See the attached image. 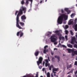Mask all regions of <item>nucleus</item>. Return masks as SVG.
<instances>
[{"label":"nucleus","instance_id":"12","mask_svg":"<svg viewBox=\"0 0 77 77\" xmlns=\"http://www.w3.org/2000/svg\"><path fill=\"white\" fill-rule=\"evenodd\" d=\"M39 51H36L34 53V55L35 56L37 57L39 55Z\"/></svg>","mask_w":77,"mask_h":77},{"label":"nucleus","instance_id":"29","mask_svg":"<svg viewBox=\"0 0 77 77\" xmlns=\"http://www.w3.org/2000/svg\"><path fill=\"white\" fill-rule=\"evenodd\" d=\"M61 47H63V48H66V46L65 45H61Z\"/></svg>","mask_w":77,"mask_h":77},{"label":"nucleus","instance_id":"44","mask_svg":"<svg viewBox=\"0 0 77 77\" xmlns=\"http://www.w3.org/2000/svg\"><path fill=\"white\" fill-rule=\"evenodd\" d=\"M28 1H29L31 2V4L32 3V2H33V0H28Z\"/></svg>","mask_w":77,"mask_h":77},{"label":"nucleus","instance_id":"36","mask_svg":"<svg viewBox=\"0 0 77 77\" xmlns=\"http://www.w3.org/2000/svg\"><path fill=\"white\" fill-rule=\"evenodd\" d=\"M68 27H69L68 25H66L65 26V29H68Z\"/></svg>","mask_w":77,"mask_h":77},{"label":"nucleus","instance_id":"64","mask_svg":"<svg viewBox=\"0 0 77 77\" xmlns=\"http://www.w3.org/2000/svg\"><path fill=\"white\" fill-rule=\"evenodd\" d=\"M76 60H77V57L76 58Z\"/></svg>","mask_w":77,"mask_h":77},{"label":"nucleus","instance_id":"4","mask_svg":"<svg viewBox=\"0 0 77 77\" xmlns=\"http://www.w3.org/2000/svg\"><path fill=\"white\" fill-rule=\"evenodd\" d=\"M60 32V31L59 30H57L55 31L54 33H56V35H57L59 36V39L60 40L62 39V37H61L62 36V34L60 33V32Z\"/></svg>","mask_w":77,"mask_h":77},{"label":"nucleus","instance_id":"23","mask_svg":"<svg viewBox=\"0 0 77 77\" xmlns=\"http://www.w3.org/2000/svg\"><path fill=\"white\" fill-rule=\"evenodd\" d=\"M51 68H53V65H51L50 66H49V70H51Z\"/></svg>","mask_w":77,"mask_h":77},{"label":"nucleus","instance_id":"56","mask_svg":"<svg viewBox=\"0 0 77 77\" xmlns=\"http://www.w3.org/2000/svg\"><path fill=\"white\" fill-rule=\"evenodd\" d=\"M53 75L52 74H51V77H53Z\"/></svg>","mask_w":77,"mask_h":77},{"label":"nucleus","instance_id":"13","mask_svg":"<svg viewBox=\"0 0 77 77\" xmlns=\"http://www.w3.org/2000/svg\"><path fill=\"white\" fill-rule=\"evenodd\" d=\"M72 64L68 65L67 66V69H68L69 68H72Z\"/></svg>","mask_w":77,"mask_h":77},{"label":"nucleus","instance_id":"53","mask_svg":"<svg viewBox=\"0 0 77 77\" xmlns=\"http://www.w3.org/2000/svg\"><path fill=\"white\" fill-rule=\"evenodd\" d=\"M77 74V70L75 72V74Z\"/></svg>","mask_w":77,"mask_h":77},{"label":"nucleus","instance_id":"16","mask_svg":"<svg viewBox=\"0 0 77 77\" xmlns=\"http://www.w3.org/2000/svg\"><path fill=\"white\" fill-rule=\"evenodd\" d=\"M23 35H24V34L23 33V32H22L21 31H20V38H21V37H22V36H23Z\"/></svg>","mask_w":77,"mask_h":77},{"label":"nucleus","instance_id":"38","mask_svg":"<svg viewBox=\"0 0 77 77\" xmlns=\"http://www.w3.org/2000/svg\"><path fill=\"white\" fill-rule=\"evenodd\" d=\"M74 48H76L77 49V45H74Z\"/></svg>","mask_w":77,"mask_h":77},{"label":"nucleus","instance_id":"47","mask_svg":"<svg viewBox=\"0 0 77 77\" xmlns=\"http://www.w3.org/2000/svg\"><path fill=\"white\" fill-rule=\"evenodd\" d=\"M65 38H64V37H61V39H62L63 40Z\"/></svg>","mask_w":77,"mask_h":77},{"label":"nucleus","instance_id":"22","mask_svg":"<svg viewBox=\"0 0 77 77\" xmlns=\"http://www.w3.org/2000/svg\"><path fill=\"white\" fill-rule=\"evenodd\" d=\"M74 29L75 31H77V24L75 26Z\"/></svg>","mask_w":77,"mask_h":77},{"label":"nucleus","instance_id":"10","mask_svg":"<svg viewBox=\"0 0 77 77\" xmlns=\"http://www.w3.org/2000/svg\"><path fill=\"white\" fill-rule=\"evenodd\" d=\"M21 19L22 20H26V17L25 15H23L21 17Z\"/></svg>","mask_w":77,"mask_h":77},{"label":"nucleus","instance_id":"50","mask_svg":"<svg viewBox=\"0 0 77 77\" xmlns=\"http://www.w3.org/2000/svg\"><path fill=\"white\" fill-rule=\"evenodd\" d=\"M54 73V76H55V77H56V73Z\"/></svg>","mask_w":77,"mask_h":77},{"label":"nucleus","instance_id":"21","mask_svg":"<svg viewBox=\"0 0 77 77\" xmlns=\"http://www.w3.org/2000/svg\"><path fill=\"white\" fill-rule=\"evenodd\" d=\"M20 9H21V10H22V11H24L26 10V8H24V7H23L21 8Z\"/></svg>","mask_w":77,"mask_h":77},{"label":"nucleus","instance_id":"7","mask_svg":"<svg viewBox=\"0 0 77 77\" xmlns=\"http://www.w3.org/2000/svg\"><path fill=\"white\" fill-rule=\"evenodd\" d=\"M64 10L66 12H67V14H69V13H71V11L70 10H68V8H65Z\"/></svg>","mask_w":77,"mask_h":77},{"label":"nucleus","instance_id":"8","mask_svg":"<svg viewBox=\"0 0 77 77\" xmlns=\"http://www.w3.org/2000/svg\"><path fill=\"white\" fill-rule=\"evenodd\" d=\"M58 71V69L54 68L52 69V72L53 73H56V72L54 71Z\"/></svg>","mask_w":77,"mask_h":77},{"label":"nucleus","instance_id":"17","mask_svg":"<svg viewBox=\"0 0 77 77\" xmlns=\"http://www.w3.org/2000/svg\"><path fill=\"white\" fill-rule=\"evenodd\" d=\"M72 41H74V42H76V38H75V37H73L72 38Z\"/></svg>","mask_w":77,"mask_h":77},{"label":"nucleus","instance_id":"48","mask_svg":"<svg viewBox=\"0 0 77 77\" xmlns=\"http://www.w3.org/2000/svg\"><path fill=\"white\" fill-rule=\"evenodd\" d=\"M61 13H64V11H63V9L61 10Z\"/></svg>","mask_w":77,"mask_h":77},{"label":"nucleus","instance_id":"32","mask_svg":"<svg viewBox=\"0 0 77 77\" xmlns=\"http://www.w3.org/2000/svg\"><path fill=\"white\" fill-rule=\"evenodd\" d=\"M65 32L66 35H67V34L68 33V30H66Z\"/></svg>","mask_w":77,"mask_h":77},{"label":"nucleus","instance_id":"40","mask_svg":"<svg viewBox=\"0 0 77 77\" xmlns=\"http://www.w3.org/2000/svg\"><path fill=\"white\" fill-rule=\"evenodd\" d=\"M35 77H38V72H37L36 74Z\"/></svg>","mask_w":77,"mask_h":77},{"label":"nucleus","instance_id":"15","mask_svg":"<svg viewBox=\"0 0 77 77\" xmlns=\"http://www.w3.org/2000/svg\"><path fill=\"white\" fill-rule=\"evenodd\" d=\"M20 24L21 26H22V27H23L25 26L24 23L23 22H20Z\"/></svg>","mask_w":77,"mask_h":77},{"label":"nucleus","instance_id":"49","mask_svg":"<svg viewBox=\"0 0 77 77\" xmlns=\"http://www.w3.org/2000/svg\"><path fill=\"white\" fill-rule=\"evenodd\" d=\"M54 45H57V42H55L54 43Z\"/></svg>","mask_w":77,"mask_h":77},{"label":"nucleus","instance_id":"14","mask_svg":"<svg viewBox=\"0 0 77 77\" xmlns=\"http://www.w3.org/2000/svg\"><path fill=\"white\" fill-rule=\"evenodd\" d=\"M55 58H57L58 59V62H59V61H60V57L59 56H57V55H56L55 56Z\"/></svg>","mask_w":77,"mask_h":77},{"label":"nucleus","instance_id":"60","mask_svg":"<svg viewBox=\"0 0 77 77\" xmlns=\"http://www.w3.org/2000/svg\"><path fill=\"white\" fill-rule=\"evenodd\" d=\"M59 45H60V46H61V44L60 43H59Z\"/></svg>","mask_w":77,"mask_h":77},{"label":"nucleus","instance_id":"26","mask_svg":"<svg viewBox=\"0 0 77 77\" xmlns=\"http://www.w3.org/2000/svg\"><path fill=\"white\" fill-rule=\"evenodd\" d=\"M77 19H75V20L74 21V22L73 23L74 24H76V23H77Z\"/></svg>","mask_w":77,"mask_h":77},{"label":"nucleus","instance_id":"45","mask_svg":"<svg viewBox=\"0 0 77 77\" xmlns=\"http://www.w3.org/2000/svg\"><path fill=\"white\" fill-rule=\"evenodd\" d=\"M45 66L46 67H47V66H48V63H45Z\"/></svg>","mask_w":77,"mask_h":77},{"label":"nucleus","instance_id":"46","mask_svg":"<svg viewBox=\"0 0 77 77\" xmlns=\"http://www.w3.org/2000/svg\"><path fill=\"white\" fill-rule=\"evenodd\" d=\"M48 60L49 62H50V57H48Z\"/></svg>","mask_w":77,"mask_h":77},{"label":"nucleus","instance_id":"31","mask_svg":"<svg viewBox=\"0 0 77 77\" xmlns=\"http://www.w3.org/2000/svg\"><path fill=\"white\" fill-rule=\"evenodd\" d=\"M71 44H74V41H73L72 40L70 42Z\"/></svg>","mask_w":77,"mask_h":77},{"label":"nucleus","instance_id":"30","mask_svg":"<svg viewBox=\"0 0 77 77\" xmlns=\"http://www.w3.org/2000/svg\"><path fill=\"white\" fill-rule=\"evenodd\" d=\"M26 5H28L29 4V1L28 0H26Z\"/></svg>","mask_w":77,"mask_h":77},{"label":"nucleus","instance_id":"39","mask_svg":"<svg viewBox=\"0 0 77 77\" xmlns=\"http://www.w3.org/2000/svg\"><path fill=\"white\" fill-rule=\"evenodd\" d=\"M45 62H46V63H48V59L45 60Z\"/></svg>","mask_w":77,"mask_h":77},{"label":"nucleus","instance_id":"61","mask_svg":"<svg viewBox=\"0 0 77 77\" xmlns=\"http://www.w3.org/2000/svg\"><path fill=\"white\" fill-rule=\"evenodd\" d=\"M22 21H23V22H24V23H25V20H22Z\"/></svg>","mask_w":77,"mask_h":77},{"label":"nucleus","instance_id":"6","mask_svg":"<svg viewBox=\"0 0 77 77\" xmlns=\"http://www.w3.org/2000/svg\"><path fill=\"white\" fill-rule=\"evenodd\" d=\"M75 55H77V51L73 50V52L72 53V56H74Z\"/></svg>","mask_w":77,"mask_h":77},{"label":"nucleus","instance_id":"52","mask_svg":"<svg viewBox=\"0 0 77 77\" xmlns=\"http://www.w3.org/2000/svg\"><path fill=\"white\" fill-rule=\"evenodd\" d=\"M44 70H45V68H43L42 69V71H44Z\"/></svg>","mask_w":77,"mask_h":77},{"label":"nucleus","instance_id":"24","mask_svg":"<svg viewBox=\"0 0 77 77\" xmlns=\"http://www.w3.org/2000/svg\"><path fill=\"white\" fill-rule=\"evenodd\" d=\"M47 77H50V72H48L47 73Z\"/></svg>","mask_w":77,"mask_h":77},{"label":"nucleus","instance_id":"41","mask_svg":"<svg viewBox=\"0 0 77 77\" xmlns=\"http://www.w3.org/2000/svg\"><path fill=\"white\" fill-rule=\"evenodd\" d=\"M65 39L66 40H68V36L67 35H66L65 36Z\"/></svg>","mask_w":77,"mask_h":77},{"label":"nucleus","instance_id":"18","mask_svg":"<svg viewBox=\"0 0 77 77\" xmlns=\"http://www.w3.org/2000/svg\"><path fill=\"white\" fill-rule=\"evenodd\" d=\"M48 34H47L46 36L48 37H50V35L52 33L51 32H48Z\"/></svg>","mask_w":77,"mask_h":77},{"label":"nucleus","instance_id":"42","mask_svg":"<svg viewBox=\"0 0 77 77\" xmlns=\"http://www.w3.org/2000/svg\"><path fill=\"white\" fill-rule=\"evenodd\" d=\"M18 11H16L15 13V15L16 16L17 15V13H18Z\"/></svg>","mask_w":77,"mask_h":77},{"label":"nucleus","instance_id":"54","mask_svg":"<svg viewBox=\"0 0 77 77\" xmlns=\"http://www.w3.org/2000/svg\"><path fill=\"white\" fill-rule=\"evenodd\" d=\"M44 64H45V61H43V65H44Z\"/></svg>","mask_w":77,"mask_h":77},{"label":"nucleus","instance_id":"51","mask_svg":"<svg viewBox=\"0 0 77 77\" xmlns=\"http://www.w3.org/2000/svg\"><path fill=\"white\" fill-rule=\"evenodd\" d=\"M43 2V0H42L40 1V3H42Z\"/></svg>","mask_w":77,"mask_h":77},{"label":"nucleus","instance_id":"28","mask_svg":"<svg viewBox=\"0 0 77 77\" xmlns=\"http://www.w3.org/2000/svg\"><path fill=\"white\" fill-rule=\"evenodd\" d=\"M74 13H72V14L71 15V18H73V17H74Z\"/></svg>","mask_w":77,"mask_h":77},{"label":"nucleus","instance_id":"2","mask_svg":"<svg viewBox=\"0 0 77 77\" xmlns=\"http://www.w3.org/2000/svg\"><path fill=\"white\" fill-rule=\"evenodd\" d=\"M23 11H22V10L21 9H20L19 11L18 12V14L17 15V17H16V26L17 27H18L20 29H22L23 28L21 27L19 25V23H18L20 22V20H19V16H20V15H21L22 14H23Z\"/></svg>","mask_w":77,"mask_h":77},{"label":"nucleus","instance_id":"11","mask_svg":"<svg viewBox=\"0 0 77 77\" xmlns=\"http://www.w3.org/2000/svg\"><path fill=\"white\" fill-rule=\"evenodd\" d=\"M73 23V21H71V19H70L68 22V25H71V24H74V23Z\"/></svg>","mask_w":77,"mask_h":77},{"label":"nucleus","instance_id":"27","mask_svg":"<svg viewBox=\"0 0 77 77\" xmlns=\"http://www.w3.org/2000/svg\"><path fill=\"white\" fill-rule=\"evenodd\" d=\"M20 31L17 32V36H19V35L20 34Z\"/></svg>","mask_w":77,"mask_h":77},{"label":"nucleus","instance_id":"59","mask_svg":"<svg viewBox=\"0 0 77 77\" xmlns=\"http://www.w3.org/2000/svg\"><path fill=\"white\" fill-rule=\"evenodd\" d=\"M68 77H71V76L69 75H68Z\"/></svg>","mask_w":77,"mask_h":77},{"label":"nucleus","instance_id":"5","mask_svg":"<svg viewBox=\"0 0 77 77\" xmlns=\"http://www.w3.org/2000/svg\"><path fill=\"white\" fill-rule=\"evenodd\" d=\"M51 41L52 42H54L57 41V38H54L53 36H51Z\"/></svg>","mask_w":77,"mask_h":77},{"label":"nucleus","instance_id":"62","mask_svg":"<svg viewBox=\"0 0 77 77\" xmlns=\"http://www.w3.org/2000/svg\"><path fill=\"white\" fill-rule=\"evenodd\" d=\"M54 50H57V49L55 48L54 49Z\"/></svg>","mask_w":77,"mask_h":77},{"label":"nucleus","instance_id":"25","mask_svg":"<svg viewBox=\"0 0 77 77\" xmlns=\"http://www.w3.org/2000/svg\"><path fill=\"white\" fill-rule=\"evenodd\" d=\"M25 3L24 0H22L21 2V4L22 5H23Z\"/></svg>","mask_w":77,"mask_h":77},{"label":"nucleus","instance_id":"55","mask_svg":"<svg viewBox=\"0 0 77 77\" xmlns=\"http://www.w3.org/2000/svg\"><path fill=\"white\" fill-rule=\"evenodd\" d=\"M70 73H71V72H69L67 73V74H69Z\"/></svg>","mask_w":77,"mask_h":77},{"label":"nucleus","instance_id":"34","mask_svg":"<svg viewBox=\"0 0 77 77\" xmlns=\"http://www.w3.org/2000/svg\"><path fill=\"white\" fill-rule=\"evenodd\" d=\"M52 62H54V60H55V58L54 57H52Z\"/></svg>","mask_w":77,"mask_h":77},{"label":"nucleus","instance_id":"3","mask_svg":"<svg viewBox=\"0 0 77 77\" xmlns=\"http://www.w3.org/2000/svg\"><path fill=\"white\" fill-rule=\"evenodd\" d=\"M42 60H43V58L42 57H39L38 61H37V65L38 66L39 68L40 69H41L42 68V66H39V64L41 63H42Z\"/></svg>","mask_w":77,"mask_h":77},{"label":"nucleus","instance_id":"1","mask_svg":"<svg viewBox=\"0 0 77 77\" xmlns=\"http://www.w3.org/2000/svg\"><path fill=\"white\" fill-rule=\"evenodd\" d=\"M63 18H64L65 20H68V16L64 14H61V15L59 17L57 20V22L58 24H62Z\"/></svg>","mask_w":77,"mask_h":77},{"label":"nucleus","instance_id":"9","mask_svg":"<svg viewBox=\"0 0 77 77\" xmlns=\"http://www.w3.org/2000/svg\"><path fill=\"white\" fill-rule=\"evenodd\" d=\"M66 50L68 51L69 53H71V52L72 53L73 52V49H67Z\"/></svg>","mask_w":77,"mask_h":77},{"label":"nucleus","instance_id":"37","mask_svg":"<svg viewBox=\"0 0 77 77\" xmlns=\"http://www.w3.org/2000/svg\"><path fill=\"white\" fill-rule=\"evenodd\" d=\"M74 69H72L70 71V73H72L73 72V71H74Z\"/></svg>","mask_w":77,"mask_h":77},{"label":"nucleus","instance_id":"20","mask_svg":"<svg viewBox=\"0 0 77 77\" xmlns=\"http://www.w3.org/2000/svg\"><path fill=\"white\" fill-rule=\"evenodd\" d=\"M67 46L68 47H69V48H72V45L70 44L67 45Z\"/></svg>","mask_w":77,"mask_h":77},{"label":"nucleus","instance_id":"19","mask_svg":"<svg viewBox=\"0 0 77 77\" xmlns=\"http://www.w3.org/2000/svg\"><path fill=\"white\" fill-rule=\"evenodd\" d=\"M48 50L47 49V50L46 49H44L43 51V53L44 54H46L47 52H48Z\"/></svg>","mask_w":77,"mask_h":77},{"label":"nucleus","instance_id":"63","mask_svg":"<svg viewBox=\"0 0 77 77\" xmlns=\"http://www.w3.org/2000/svg\"><path fill=\"white\" fill-rule=\"evenodd\" d=\"M51 55H52V56H53V53H51Z\"/></svg>","mask_w":77,"mask_h":77},{"label":"nucleus","instance_id":"43","mask_svg":"<svg viewBox=\"0 0 77 77\" xmlns=\"http://www.w3.org/2000/svg\"><path fill=\"white\" fill-rule=\"evenodd\" d=\"M48 47V46L47 45H46L44 47V48L45 49H46V48H47Z\"/></svg>","mask_w":77,"mask_h":77},{"label":"nucleus","instance_id":"33","mask_svg":"<svg viewBox=\"0 0 77 77\" xmlns=\"http://www.w3.org/2000/svg\"><path fill=\"white\" fill-rule=\"evenodd\" d=\"M74 65H75L76 66H77V61H75V62Z\"/></svg>","mask_w":77,"mask_h":77},{"label":"nucleus","instance_id":"35","mask_svg":"<svg viewBox=\"0 0 77 77\" xmlns=\"http://www.w3.org/2000/svg\"><path fill=\"white\" fill-rule=\"evenodd\" d=\"M70 32L71 35H73V32H72V30H71L70 31Z\"/></svg>","mask_w":77,"mask_h":77},{"label":"nucleus","instance_id":"57","mask_svg":"<svg viewBox=\"0 0 77 77\" xmlns=\"http://www.w3.org/2000/svg\"><path fill=\"white\" fill-rule=\"evenodd\" d=\"M66 22H63V24H66Z\"/></svg>","mask_w":77,"mask_h":77},{"label":"nucleus","instance_id":"58","mask_svg":"<svg viewBox=\"0 0 77 77\" xmlns=\"http://www.w3.org/2000/svg\"><path fill=\"white\" fill-rule=\"evenodd\" d=\"M48 66H50L49 63H48Z\"/></svg>","mask_w":77,"mask_h":77}]
</instances>
